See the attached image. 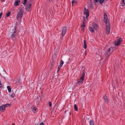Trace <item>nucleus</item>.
I'll list each match as a JSON object with an SVG mask.
<instances>
[{"label":"nucleus","instance_id":"obj_1","mask_svg":"<svg viewBox=\"0 0 125 125\" xmlns=\"http://www.w3.org/2000/svg\"><path fill=\"white\" fill-rule=\"evenodd\" d=\"M19 11L18 12L17 17V19L20 18V19H21L22 18L23 14V10L21 7H20L19 8Z\"/></svg>","mask_w":125,"mask_h":125},{"label":"nucleus","instance_id":"obj_2","mask_svg":"<svg viewBox=\"0 0 125 125\" xmlns=\"http://www.w3.org/2000/svg\"><path fill=\"white\" fill-rule=\"evenodd\" d=\"M115 49V48L114 47H111L109 48L107 51L106 52V54L107 55V56H110L111 53L114 52Z\"/></svg>","mask_w":125,"mask_h":125},{"label":"nucleus","instance_id":"obj_3","mask_svg":"<svg viewBox=\"0 0 125 125\" xmlns=\"http://www.w3.org/2000/svg\"><path fill=\"white\" fill-rule=\"evenodd\" d=\"M12 30L13 31H12L10 29V32L12 33L11 35V38L12 40H14L16 39V33L15 32L16 31V28H14L13 29H12Z\"/></svg>","mask_w":125,"mask_h":125},{"label":"nucleus","instance_id":"obj_4","mask_svg":"<svg viewBox=\"0 0 125 125\" xmlns=\"http://www.w3.org/2000/svg\"><path fill=\"white\" fill-rule=\"evenodd\" d=\"M110 24H108L106 25V31L107 34H108L110 33Z\"/></svg>","mask_w":125,"mask_h":125},{"label":"nucleus","instance_id":"obj_5","mask_svg":"<svg viewBox=\"0 0 125 125\" xmlns=\"http://www.w3.org/2000/svg\"><path fill=\"white\" fill-rule=\"evenodd\" d=\"M31 4H27L26 5L25 10L26 11H29L30 10L31 8Z\"/></svg>","mask_w":125,"mask_h":125},{"label":"nucleus","instance_id":"obj_6","mask_svg":"<svg viewBox=\"0 0 125 125\" xmlns=\"http://www.w3.org/2000/svg\"><path fill=\"white\" fill-rule=\"evenodd\" d=\"M84 13L86 15V18L87 19L89 16V11L88 9H86L85 8H84Z\"/></svg>","mask_w":125,"mask_h":125},{"label":"nucleus","instance_id":"obj_7","mask_svg":"<svg viewBox=\"0 0 125 125\" xmlns=\"http://www.w3.org/2000/svg\"><path fill=\"white\" fill-rule=\"evenodd\" d=\"M122 41V39L121 38H119L115 42V45L118 46L120 44V42Z\"/></svg>","mask_w":125,"mask_h":125},{"label":"nucleus","instance_id":"obj_8","mask_svg":"<svg viewBox=\"0 0 125 125\" xmlns=\"http://www.w3.org/2000/svg\"><path fill=\"white\" fill-rule=\"evenodd\" d=\"M83 21H82L83 23L81 25V27H85L86 25H85V23L86 22L85 18V17H83Z\"/></svg>","mask_w":125,"mask_h":125},{"label":"nucleus","instance_id":"obj_9","mask_svg":"<svg viewBox=\"0 0 125 125\" xmlns=\"http://www.w3.org/2000/svg\"><path fill=\"white\" fill-rule=\"evenodd\" d=\"M66 30V29L65 27H63L62 30V36H63L65 34Z\"/></svg>","mask_w":125,"mask_h":125},{"label":"nucleus","instance_id":"obj_10","mask_svg":"<svg viewBox=\"0 0 125 125\" xmlns=\"http://www.w3.org/2000/svg\"><path fill=\"white\" fill-rule=\"evenodd\" d=\"M5 109V106L4 105L0 106V111L3 112V110H4Z\"/></svg>","mask_w":125,"mask_h":125},{"label":"nucleus","instance_id":"obj_11","mask_svg":"<svg viewBox=\"0 0 125 125\" xmlns=\"http://www.w3.org/2000/svg\"><path fill=\"white\" fill-rule=\"evenodd\" d=\"M93 26L96 30H97L98 29V25H97L95 23H94L93 24Z\"/></svg>","mask_w":125,"mask_h":125},{"label":"nucleus","instance_id":"obj_12","mask_svg":"<svg viewBox=\"0 0 125 125\" xmlns=\"http://www.w3.org/2000/svg\"><path fill=\"white\" fill-rule=\"evenodd\" d=\"M20 2V0H15L14 3V5L16 6L18 5L19 4Z\"/></svg>","mask_w":125,"mask_h":125},{"label":"nucleus","instance_id":"obj_13","mask_svg":"<svg viewBox=\"0 0 125 125\" xmlns=\"http://www.w3.org/2000/svg\"><path fill=\"white\" fill-rule=\"evenodd\" d=\"M104 22L105 23L106 25H107L108 24H110L109 22V20L107 18L106 19H104Z\"/></svg>","mask_w":125,"mask_h":125},{"label":"nucleus","instance_id":"obj_14","mask_svg":"<svg viewBox=\"0 0 125 125\" xmlns=\"http://www.w3.org/2000/svg\"><path fill=\"white\" fill-rule=\"evenodd\" d=\"M40 98V96H38L37 98L35 100L36 104H38L39 103V99Z\"/></svg>","mask_w":125,"mask_h":125},{"label":"nucleus","instance_id":"obj_15","mask_svg":"<svg viewBox=\"0 0 125 125\" xmlns=\"http://www.w3.org/2000/svg\"><path fill=\"white\" fill-rule=\"evenodd\" d=\"M83 79L80 78L79 80L77 82V83L79 85L83 82Z\"/></svg>","mask_w":125,"mask_h":125},{"label":"nucleus","instance_id":"obj_16","mask_svg":"<svg viewBox=\"0 0 125 125\" xmlns=\"http://www.w3.org/2000/svg\"><path fill=\"white\" fill-rule=\"evenodd\" d=\"M89 29L90 31L92 33H94V28L91 27H89Z\"/></svg>","mask_w":125,"mask_h":125},{"label":"nucleus","instance_id":"obj_17","mask_svg":"<svg viewBox=\"0 0 125 125\" xmlns=\"http://www.w3.org/2000/svg\"><path fill=\"white\" fill-rule=\"evenodd\" d=\"M84 69L83 70V72L82 75V76L80 78H83V80L84 79V77L85 76V73H84Z\"/></svg>","mask_w":125,"mask_h":125},{"label":"nucleus","instance_id":"obj_18","mask_svg":"<svg viewBox=\"0 0 125 125\" xmlns=\"http://www.w3.org/2000/svg\"><path fill=\"white\" fill-rule=\"evenodd\" d=\"M83 44H84L83 48H84L85 49L86 48L87 46H86V42L85 40H84Z\"/></svg>","mask_w":125,"mask_h":125},{"label":"nucleus","instance_id":"obj_19","mask_svg":"<svg viewBox=\"0 0 125 125\" xmlns=\"http://www.w3.org/2000/svg\"><path fill=\"white\" fill-rule=\"evenodd\" d=\"M7 88L8 89V90L9 92L11 91V88L10 86H7Z\"/></svg>","mask_w":125,"mask_h":125},{"label":"nucleus","instance_id":"obj_20","mask_svg":"<svg viewBox=\"0 0 125 125\" xmlns=\"http://www.w3.org/2000/svg\"><path fill=\"white\" fill-rule=\"evenodd\" d=\"M89 123L91 125H94V121L91 120L89 121Z\"/></svg>","mask_w":125,"mask_h":125},{"label":"nucleus","instance_id":"obj_21","mask_svg":"<svg viewBox=\"0 0 125 125\" xmlns=\"http://www.w3.org/2000/svg\"><path fill=\"white\" fill-rule=\"evenodd\" d=\"M121 3L123 6H124L125 4V0H122Z\"/></svg>","mask_w":125,"mask_h":125},{"label":"nucleus","instance_id":"obj_22","mask_svg":"<svg viewBox=\"0 0 125 125\" xmlns=\"http://www.w3.org/2000/svg\"><path fill=\"white\" fill-rule=\"evenodd\" d=\"M37 109V108L36 107H34L32 111L33 112L35 113Z\"/></svg>","mask_w":125,"mask_h":125},{"label":"nucleus","instance_id":"obj_23","mask_svg":"<svg viewBox=\"0 0 125 125\" xmlns=\"http://www.w3.org/2000/svg\"><path fill=\"white\" fill-rule=\"evenodd\" d=\"M74 109L76 111H78V108L76 106V104H74Z\"/></svg>","mask_w":125,"mask_h":125},{"label":"nucleus","instance_id":"obj_24","mask_svg":"<svg viewBox=\"0 0 125 125\" xmlns=\"http://www.w3.org/2000/svg\"><path fill=\"white\" fill-rule=\"evenodd\" d=\"M107 18V14L106 13H105L104 14V19H105Z\"/></svg>","mask_w":125,"mask_h":125},{"label":"nucleus","instance_id":"obj_25","mask_svg":"<svg viewBox=\"0 0 125 125\" xmlns=\"http://www.w3.org/2000/svg\"><path fill=\"white\" fill-rule=\"evenodd\" d=\"M104 99L105 101L106 102H108V100L107 97L106 96H104Z\"/></svg>","mask_w":125,"mask_h":125},{"label":"nucleus","instance_id":"obj_26","mask_svg":"<svg viewBox=\"0 0 125 125\" xmlns=\"http://www.w3.org/2000/svg\"><path fill=\"white\" fill-rule=\"evenodd\" d=\"M15 95V94L14 92H13L11 95V96L13 98L14 97Z\"/></svg>","mask_w":125,"mask_h":125},{"label":"nucleus","instance_id":"obj_27","mask_svg":"<svg viewBox=\"0 0 125 125\" xmlns=\"http://www.w3.org/2000/svg\"><path fill=\"white\" fill-rule=\"evenodd\" d=\"M63 63V62L62 60H61L60 61V65L62 66Z\"/></svg>","mask_w":125,"mask_h":125},{"label":"nucleus","instance_id":"obj_28","mask_svg":"<svg viewBox=\"0 0 125 125\" xmlns=\"http://www.w3.org/2000/svg\"><path fill=\"white\" fill-rule=\"evenodd\" d=\"M11 12L10 11L8 12V13L7 14V17H8L9 16H10V14Z\"/></svg>","mask_w":125,"mask_h":125},{"label":"nucleus","instance_id":"obj_29","mask_svg":"<svg viewBox=\"0 0 125 125\" xmlns=\"http://www.w3.org/2000/svg\"><path fill=\"white\" fill-rule=\"evenodd\" d=\"M77 3V2L76 1H75L74 0H73L72 1V5H73V4L74 3Z\"/></svg>","mask_w":125,"mask_h":125},{"label":"nucleus","instance_id":"obj_30","mask_svg":"<svg viewBox=\"0 0 125 125\" xmlns=\"http://www.w3.org/2000/svg\"><path fill=\"white\" fill-rule=\"evenodd\" d=\"M104 0H99V2L100 3L102 4V3H103Z\"/></svg>","mask_w":125,"mask_h":125},{"label":"nucleus","instance_id":"obj_31","mask_svg":"<svg viewBox=\"0 0 125 125\" xmlns=\"http://www.w3.org/2000/svg\"><path fill=\"white\" fill-rule=\"evenodd\" d=\"M61 67V66L60 65H59L58 66L57 71L58 72V71L60 70V68Z\"/></svg>","mask_w":125,"mask_h":125},{"label":"nucleus","instance_id":"obj_32","mask_svg":"<svg viewBox=\"0 0 125 125\" xmlns=\"http://www.w3.org/2000/svg\"><path fill=\"white\" fill-rule=\"evenodd\" d=\"M49 106L50 107L52 105V103L50 102H49Z\"/></svg>","mask_w":125,"mask_h":125},{"label":"nucleus","instance_id":"obj_33","mask_svg":"<svg viewBox=\"0 0 125 125\" xmlns=\"http://www.w3.org/2000/svg\"><path fill=\"white\" fill-rule=\"evenodd\" d=\"M27 0H24V2L23 3V4L24 5L26 3V1Z\"/></svg>","mask_w":125,"mask_h":125},{"label":"nucleus","instance_id":"obj_34","mask_svg":"<svg viewBox=\"0 0 125 125\" xmlns=\"http://www.w3.org/2000/svg\"><path fill=\"white\" fill-rule=\"evenodd\" d=\"M84 27H81L82 30L83 31L84 30Z\"/></svg>","mask_w":125,"mask_h":125},{"label":"nucleus","instance_id":"obj_35","mask_svg":"<svg viewBox=\"0 0 125 125\" xmlns=\"http://www.w3.org/2000/svg\"><path fill=\"white\" fill-rule=\"evenodd\" d=\"M94 2L96 3L97 2H99V0H94Z\"/></svg>","mask_w":125,"mask_h":125},{"label":"nucleus","instance_id":"obj_36","mask_svg":"<svg viewBox=\"0 0 125 125\" xmlns=\"http://www.w3.org/2000/svg\"><path fill=\"white\" fill-rule=\"evenodd\" d=\"M2 86V85L1 83V81L0 80V88Z\"/></svg>","mask_w":125,"mask_h":125},{"label":"nucleus","instance_id":"obj_37","mask_svg":"<svg viewBox=\"0 0 125 125\" xmlns=\"http://www.w3.org/2000/svg\"><path fill=\"white\" fill-rule=\"evenodd\" d=\"M2 12H1L0 13V19L1 18V17L2 16Z\"/></svg>","mask_w":125,"mask_h":125},{"label":"nucleus","instance_id":"obj_38","mask_svg":"<svg viewBox=\"0 0 125 125\" xmlns=\"http://www.w3.org/2000/svg\"><path fill=\"white\" fill-rule=\"evenodd\" d=\"M9 105V104H6L5 105V107H7L8 105Z\"/></svg>","mask_w":125,"mask_h":125},{"label":"nucleus","instance_id":"obj_39","mask_svg":"<svg viewBox=\"0 0 125 125\" xmlns=\"http://www.w3.org/2000/svg\"><path fill=\"white\" fill-rule=\"evenodd\" d=\"M39 125H44V124L43 122L41 123Z\"/></svg>","mask_w":125,"mask_h":125},{"label":"nucleus","instance_id":"obj_40","mask_svg":"<svg viewBox=\"0 0 125 125\" xmlns=\"http://www.w3.org/2000/svg\"><path fill=\"white\" fill-rule=\"evenodd\" d=\"M52 0H49V1L50 2H51L52 1Z\"/></svg>","mask_w":125,"mask_h":125},{"label":"nucleus","instance_id":"obj_41","mask_svg":"<svg viewBox=\"0 0 125 125\" xmlns=\"http://www.w3.org/2000/svg\"><path fill=\"white\" fill-rule=\"evenodd\" d=\"M86 55V52H85V55Z\"/></svg>","mask_w":125,"mask_h":125},{"label":"nucleus","instance_id":"obj_42","mask_svg":"<svg viewBox=\"0 0 125 125\" xmlns=\"http://www.w3.org/2000/svg\"><path fill=\"white\" fill-rule=\"evenodd\" d=\"M69 114H70H70H71L70 112L69 113Z\"/></svg>","mask_w":125,"mask_h":125},{"label":"nucleus","instance_id":"obj_43","mask_svg":"<svg viewBox=\"0 0 125 125\" xmlns=\"http://www.w3.org/2000/svg\"><path fill=\"white\" fill-rule=\"evenodd\" d=\"M13 125L12 124V125Z\"/></svg>","mask_w":125,"mask_h":125}]
</instances>
